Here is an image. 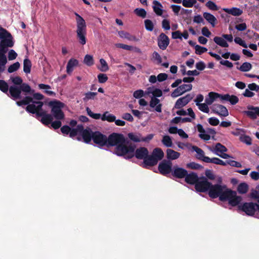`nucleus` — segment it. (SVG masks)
I'll return each instance as SVG.
<instances>
[{
	"label": "nucleus",
	"mask_w": 259,
	"mask_h": 259,
	"mask_svg": "<svg viewBox=\"0 0 259 259\" xmlns=\"http://www.w3.org/2000/svg\"><path fill=\"white\" fill-rule=\"evenodd\" d=\"M116 146L114 153L119 156H123L124 158L130 159L134 157L136 146L125 139L121 134L113 133L107 139V147Z\"/></svg>",
	"instance_id": "f257e3e1"
},
{
	"label": "nucleus",
	"mask_w": 259,
	"mask_h": 259,
	"mask_svg": "<svg viewBox=\"0 0 259 259\" xmlns=\"http://www.w3.org/2000/svg\"><path fill=\"white\" fill-rule=\"evenodd\" d=\"M229 189L225 185H222L219 184L212 185L211 184L208 195L211 198H219L221 201H225L226 198L228 196L227 193Z\"/></svg>",
	"instance_id": "f03ea898"
},
{
	"label": "nucleus",
	"mask_w": 259,
	"mask_h": 259,
	"mask_svg": "<svg viewBox=\"0 0 259 259\" xmlns=\"http://www.w3.org/2000/svg\"><path fill=\"white\" fill-rule=\"evenodd\" d=\"M76 16V37L78 42L82 45L86 44L87 38V25L84 20L77 13L75 14Z\"/></svg>",
	"instance_id": "7ed1b4c3"
},
{
	"label": "nucleus",
	"mask_w": 259,
	"mask_h": 259,
	"mask_svg": "<svg viewBox=\"0 0 259 259\" xmlns=\"http://www.w3.org/2000/svg\"><path fill=\"white\" fill-rule=\"evenodd\" d=\"M48 105L51 108L52 116L57 120H63L65 115L62 110L64 106V104L60 101L54 100L49 102Z\"/></svg>",
	"instance_id": "20e7f679"
},
{
	"label": "nucleus",
	"mask_w": 259,
	"mask_h": 259,
	"mask_svg": "<svg viewBox=\"0 0 259 259\" xmlns=\"http://www.w3.org/2000/svg\"><path fill=\"white\" fill-rule=\"evenodd\" d=\"M238 208L247 215L253 216L256 210L259 212V204L253 202H245L242 205H239Z\"/></svg>",
	"instance_id": "39448f33"
},
{
	"label": "nucleus",
	"mask_w": 259,
	"mask_h": 259,
	"mask_svg": "<svg viewBox=\"0 0 259 259\" xmlns=\"http://www.w3.org/2000/svg\"><path fill=\"white\" fill-rule=\"evenodd\" d=\"M211 183L208 182L207 178L204 177L200 178L198 182L195 185V188L197 192H206L209 191Z\"/></svg>",
	"instance_id": "423d86ee"
},
{
	"label": "nucleus",
	"mask_w": 259,
	"mask_h": 259,
	"mask_svg": "<svg viewBox=\"0 0 259 259\" xmlns=\"http://www.w3.org/2000/svg\"><path fill=\"white\" fill-rule=\"evenodd\" d=\"M107 137L99 131L94 132L93 141L100 147L107 146Z\"/></svg>",
	"instance_id": "0eeeda50"
},
{
	"label": "nucleus",
	"mask_w": 259,
	"mask_h": 259,
	"mask_svg": "<svg viewBox=\"0 0 259 259\" xmlns=\"http://www.w3.org/2000/svg\"><path fill=\"white\" fill-rule=\"evenodd\" d=\"M227 193L229 194H228V196L226 198L225 201H228L229 204L230 205L235 206L238 205L242 201L241 196H237V193L235 191L229 189Z\"/></svg>",
	"instance_id": "6e6552de"
},
{
	"label": "nucleus",
	"mask_w": 259,
	"mask_h": 259,
	"mask_svg": "<svg viewBox=\"0 0 259 259\" xmlns=\"http://www.w3.org/2000/svg\"><path fill=\"white\" fill-rule=\"evenodd\" d=\"M158 170L161 174L164 176L172 172V162L170 160H162L159 164Z\"/></svg>",
	"instance_id": "1a4fd4ad"
},
{
	"label": "nucleus",
	"mask_w": 259,
	"mask_h": 259,
	"mask_svg": "<svg viewBox=\"0 0 259 259\" xmlns=\"http://www.w3.org/2000/svg\"><path fill=\"white\" fill-rule=\"evenodd\" d=\"M153 134H149L146 137H142L141 134H140L135 135L132 133H130L128 134V137L129 139L135 142H149L153 139Z\"/></svg>",
	"instance_id": "9d476101"
},
{
	"label": "nucleus",
	"mask_w": 259,
	"mask_h": 259,
	"mask_svg": "<svg viewBox=\"0 0 259 259\" xmlns=\"http://www.w3.org/2000/svg\"><path fill=\"white\" fill-rule=\"evenodd\" d=\"M43 105L44 103L42 101H40V100H38L37 105H35V104L28 105L25 108V110L28 113L37 114V113L44 111L42 108Z\"/></svg>",
	"instance_id": "9b49d317"
},
{
	"label": "nucleus",
	"mask_w": 259,
	"mask_h": 259,
	"mask_svg": "<svg viewBox=\"0 0 259 259\" xmlns=\"http://www.w3.org/2000/svg\"><path fill=\"white\" fill-rule=\"evenodd\" d=\"M193 97V96L191 94H187L185 96L179 98L175 103L174 108L176 109H181L190 102Z\"/></svg>",
	"instance_id": "f8f14e48"
},
{
	"label": "nucleus",
	"mask_w": 259,
	"mask_h": 259,
	"mask_svg": "<svg viewBox=\"0 0 259 259\" xmlns=\"http://www.w3.org/2000/svg\"><path fill=\"white\" fill-rule=\"evenodd\" d=\"M169 44L168 37L163 33H161L157 38V44L162 50H165Z\"/></svg>",
	"instance_id": "ddd939ff"
},
{
	"label": "nucleus",
	"mask_w": 259,
	"mask_h": 259,
	"mask_svg": "<svg viewBox=\"0 0 259 259\" xmlns=\"http://www.w3.org/2000/svg\"><path fill=\"white\" fill-rule=\"evenodd\" d=\"M94 132L90 128L84 129L83 126V130L81 131L80 134L84 143L89 144L93 140Z\"/></svg>",
	"instance_id": "4468645a"
},
{
	"label": "nucleus",
	"mask_w": 259,
	"mask_h": 259,
	"mask_svg": "<svg viewBox=\"0 0 259 259\" xmlns=\"http://www.w3.org/2000/svg\"><path fill=\"white\" fill-rule=\"evenodd\" d=\"M212 110L213 113L222 116L226 117L229 115L228 109L222 105L214 104Z\"/></svg>",
	"instance_id": "2eb2a0df"
},
{
	"label": "nucleus",
	"mask_w": 259,
	"mask_h": 259,
	"mask_svg": "<svg viewBox=\"0 0 259 259\" xmlns=\"http://www.w3.org/2000/svg\"><path fill=\"white\" fill-rule=\"evenodd\" d=\"M36 115L37 117H41L40 121L46 125H48L51 124L54 119L52 114L47 113L46 111L37 113Z\"/></svg>",
	"instance_id": "dca6fc26"
},
{
	"label": "nucleus",
	"mask_w": 259,
	"mask_h": 259,
	"mask_svg": "<svg viewBox=\"0 0 259 259\" xmlns=\"http://www.w3.org/2000/svg\"><path fill=\"white\" fill-rule=\"evenodd\" d=\"M157 159L155 156L152 155H149L143 159L142 167L145 168H148L149 167L153 166L157 164Z\"/></svg>",
	"instance_id": "f3484780"
},
{
	"label": "nucleus",
	"mask_w": 259,
	"mask_h": 259,
	"mask_svg": "<svg viewBox=\"0 0 259 259\" xmlns=\"http://www.w3.org/2000/svg\"><path fill=\"white\" fill-rule=\"evenodd\" d=\"M149 151L146 147H140L134 151V156L138 159H144L148 156Z\"/></svg>",
	"instance_id": "a211bd4d"
},
{
	"label": "nucleus",
	"mask_w": 259,
	"mask_h": 259,
	"mask_svg": "<svg viewBox=\"0 0 259 259\" xmlns=\"http://www.w3.org/2000/svg\"><path fill=\"white\" fill-rule=\"evenodd\" d=\"M171 174L174 177L182 179L184 178L187 175V170L181 167L174 166Z\"/></svg>",
	"instance_id": "6ab92c4d"
},
{
	"label": "nucleus",
	"mask_w": 259,
	"mask_h": 259,
	"mask_svg": "<svg viewBox=\"0 0 259 259\" xmlns=\"http://www.w3.org/2000/svg\"><path fill=\"white\" fill-rule=\"evenodd\" d=\"M197 174L194 172H191L190 174H187L185 177V182L191 185H196V184L198 182L199 179Z\"/></svg>",
	"instance_id": "aec40b11"
},
{
	"label": "nucleus",
	"mask_w": 259,
	"mask_h": 259,
	"mask_svg": "<svg viewBox=\"0 0 259 259\" xmlns=\"http://www.w3.org/2000/svg\"><path fill=\"white\" fill-rule=\"evenodd\" d=\"M192 149L196 152V158L198 159L202 160L206 163H208V161H207V159L209 158V157L205 156L204 152L201 148L196 146H193Z\"/></svg>",
	"instance_id": "412c9836"
},
{
	"label": "nucleus",
	"mask_w": 259,
	"mask_h": 259,
	"mask_svg": "<svg viewBox=\"0 0 259 259\" xmlns=\"http://www.w3.org/2000/svg\"><path fill=\"white\" fill-rule=\"evenodd\" d=\"M9 93L11 96L14 99H20L21 92L20 87L16 85H11L9 88Z\"/></svg>",
	"instance_id": "4be33fe9"
},
{
	"label": "nucleus",
	"mask_w": 259,
	"mask_h": 259,
	"mask_svg": "<svg viewBox=\"0 0 259 259\" xmlns=\"http://www.w3.org/2000/svg\"><path fill=\"white\" fill-rule=\"evenodd\" d=\"M221 100L228 101L232 105H235L239 102V99L236 96L230 95L228 94L222 95Z\"/></svg>",
	"instance_id": "5701e85b"
},
{
	"label": "nucleus",
	"mask_w": 259,
	"mask_h": 259,
	"mask_svg": "<svg viewBox=\"0 0 259 259\" xmlns=\"http://www.w3.org/2000/svg\"><path fill=\"white\" fill-rule=\"evenodd\" d=\"M222 94H220L214 92H210L208 93V97L205 98V103L210 105L212 104V103L218 98H219L221 99V96Z\"/></svg>",
	"instance_id": "b1692460"
},
{
	"label": "nucleus",
	"mask_w": 259,
	"mask_h": 259,
	"mask_svg": "<svg viewBox=\"0 0 259 259\" xmlns=\"http://www.w3.org/2000/svg\"><path fill=\"white\" fill-rule=\"evenodd\" d=\"M204 18L214 27L217 23V18L208 12H204L203 14Z\"/></svg>",
	"instance_id": "393cba45"
},
{
	"label": "nucleus",
	"mask_w": 259,
	"mask_h": 259,
	"mask_svg": "<svg viewBox=\"0 0 259 259\" xmlns=\"http://www.w3.org/2000/svg\"><path fill=\"white\" fill-rule=\"evenodd\" d=\"M153 11L158 16H161L163 14V6L161 4L157 1H154L153 2Z\"/></svg>",
	"instance_id": "a878e982"
},
{
	"label": "nucleus",
	"mask_w": 259,
	"mask_h": 259,
	"mask_svg": "<svg viewBox=\"0 0 259 259\" xmlns=\"http://www.w3.org/2000/svg\"><path fill=\"white\" fill-rule=\"evenodd\" d=\"M78 64V61L77 59L71 58L67 63L66 67V71L68 74L72 73L73 67L77 66Z\"/></svg>",
	"instance_id": "bb28decb"
},
{
	"label": "nucleus",
	"mask_w": 259,
	"mask_h": 259,
	"mask_svg": "<svg viewBox=\"0 0 259 259\" xmlns=\"http://www.w3.org/2000/svg\"><path fill=\"white\" fill-rule=\"evenodd\" d=\"M180 156V153L174 151L171 149L166 150V158L168 160H175L178 159Z\"/></svg>",
	"instance_id": "cd10ccee"
},
{
	"label": "nucleus",
	"mask_w": 259,
	"mask_h": 259,
	"mask_svg": "<svg viewBox=\"0 0 259 259\" xmlns=\"http://www.w3.org/2000/svg\"><path fill=\"white\" fill-rule=\"evenodd\" d=\"M223 10L228 14H231L234 16H239L243 13V11L240 9L235 7L231 9L225 8Z\"/></svg>",
	"instance_id": "c85d7f7f"
},
{
	"label": "nucleus",
	"mask_w": 259,
	"mask_h": 259,
	"mask_svg": "<svg viewBox=\"0 0 259 259\" xmlns=\"http://www.w3.org/2000/svg\"><path fill=\"white\" fill-rule=\"evenodd\" d=\"M82 130H83V125L81 124H78V125H77L76 128H71V131L69 133V137L72 138H74V137L77 136L78 133L80 134L81 131Z\"/></svg>",
	"instance_id": "c756f323"
},
{
	"label": "nucleus",
	"mask_w": 259,
	"mask_h": 259,
	"mask_svg": "<svg viewBox=\"0 0 259 259\" xmlns=\"http://www.w3.org/2000/svg\"><path fill=\"white\" fill-rule=\"evenodd\" d=\"M82 130H83V125L81 124H78V125H77L76 128H71V131L69 133V137L72 138H74V137L77 136L78 133L80 134L81 131Z\"/></svg>",
	"instance_id": "7c9ffc66"
},
{
	"label": "nucleus",
	"mask_w": 259,
	"mask_h": 259,
	"mask_svg": "<svg viewBox=\"0 0 259 259\" xmlns=\"http://www.w3.org/2000/svg\"><path fill=\"white\" fill-rule=\"evenodd\" d=\"M213 41L215 44L218 45L223 47V48H227L229 47V45L227 42L223 38V37H219V36H215L213 38Z\"/></svg>",
	"instance_id": "2f4dec72"
},
{
	"label": "nucleus",
	"mask_w": 259,
	"mask_h": 259,
	"mask_svg": "<svg viewBox=\"0 0 259 259\" xmlns=\"http://www.w3.org/2000/svg\"><path fill=\"white\" fill-rule=\"evenodd\" d=\"M116 117L115 115L109 113L108 112L106 111L101 116V119L103 121H107L110 122H114L115 120Z\"/></svg>",
	"instance_id": "473e14b6"
},
{
	"label": "nucleus",
	"mask_w": 259,
	"mask_h": 259,
	"mask_svg": "<svg viewBox=\"0 0 259 259\" xmlns=\"http://www.w3.org/2000/svg\"><path fill=\"white\" fill-rule=\"evenodd\" d=\"M152 155L156 157L158 162V160H160L163 158L164 153L161 149L159 148H156L153 151Z\"/></svg>",
	"instance_id": "72a5a7b5"
},
{
	"label": "nucleus",
	"mask_w": 259,
	"mask_h": 259,
	"mask_svg": "<svg viewBox=\"0 0 259 259\" xmlns=\"http://www.w3.org/2000/svg\"><path fill=\"white\" fill-rule=\"evenodd\" d=\"M228 151L227 148L222 144L218 143L215 145L214 151H213L217 155V153L221 154Z\"/></svg>",
	"instance_id": "f704fd0d"
},
{
	"label": "nucleus",
	"mask_w": 259,
	"mask_h": 259,
	"mask_svg": "<svg viewBox=\"0 0 259 259\" xmlns=\"http://www.w3.org/2000/svg\"><path fill=\"white\" fill-rule=\"evenodd\" d=\"M32 64L30 60L25 58L23 61V71L26 73H29L31 71Z\"/></svg>",
	"instance_id": "c9c22d12"
},
{
	"label": "nucleus",
	"mask_w": 259,
	"mask_h": 259,
	"mask_svg": "<svg viewBox=\"0 0 259 259\" xmlns=\"http://www.w3.org/2000/svg\"><path fill=\"white\" fill-rule=\"evenodd\" d=\"M118 34L121 38H125L130 40H137V38L135 36L131 35L129 33L124 31L120 30L118 31Z\"/></svg>",
	"instance_id": "e433bc0d"
},
{
	"label": "nucleus",
	"mask_w": 259,
	"mask_h": 259,
	"mask_svg": "<svg viewBox=\"0 0 259 259\" xmlns=\"http://www.w3.org/2000/svg\"><path fill=\"white\" fill-rule=\"evenodd\" d=\"M33 101V98L30 96H26L23 100L17 102V105L19 106L22 105H30V103Z\"/></svg>",
	"instance_id": "4c0bfd02"
},
{
	"label": "nucleus",
	"mask_w": 259,
	"mask_h": 259,
	"mask_svg": "<svg viewBox=\"0 0 259 259\" xmlns=\"http://www.w3.org/2000/svg\"><path fill=\"white\" fill-rule=\"evenodd\" d=\"M248 190V185L245 183H241L237 187V191L239 194H244Z\"/></svg>",
	"instance_id": "58836bf2"
},
{
	"label": "nucleus",
	"mask_w": 259,
	"mask_h": 259,
	"mask_svg": "<svg viewBox=\"0 0 259 259\" xmlns=\"http://www.w3.org/2000/svg\"><path fill=\"white\" fill-rule=\"evenodd\" d=\"M21 92H23L26 93H29L32 94L34 92V90H32L30 85L26 83H22V84L19 86Z\"/></svg>",
	"instance_id": "ea45409f"
},
{
	"label": "nucleus",
	"mask_w": 259,
	"mask_h": 259,
	"mask_svg": "<svg viewBox=\"0 0 259 259\" xmlns=\"http://www.w3.org/2000/svg\"><path fill=\"white\" fill-rule=\"evenodd\" d=\"M208 161V163H212L216 164L225 166L227 165V161L226 162L223 161L221 159L217 157L209 158L207 159Z\"/></svg>",
	"instance_id": "a19ab883"
},
{
	"label": "nucleus",
	"mask_w": 259,
	"mask_h": 259,
	"mask_svg": "<svg viewBox=\"0 0 259 259\" xmlns=\"http://www.w3.org/2000/svg\"><path fill=\"white\" fill-rule=\"evenodd\" d=\"M38 87L40 89L46 90L45 93L49 96L55 95V93L54 92L47 90L51 89V87L49 85L40 83L38 84Z\"/></svg>",
	"instance_id": "79ce46f5"
},
{
	"label": "nucleus",
	"mask_w": 259,
	"mask_h": 259,
	"mask_svg": "<svg viewBox=\"0 0 259 259\" xmlns=\"http://www.w3.org/2000/svg\"><path fill=\"white\" fill-rule=\"evenodd\" d=\"M237 69L242 72H247L249 71L251 68L252 65L249 62L243 63L239 67H237Z\"/></svg>",
	"instance_id": "37998d69"
},
{
	"label": "nucleus",
	"mask_w": 259,
	"mask_h": 259,
	"mask_svg": "<svg viewBox=\"0 0 259 259\" xmlns=\"http://www.w3.org/2000/svg\"><path fill=\"white\" fill-rule=\"evenodd\" d=\"M162 143L167 147H171L172 145L171 139L169 136H164L162 140Z\"/></svg>",
	"instance_id": "c03bdc74"
},
{
	"label": "nucleus",
	"mask_w": 259,
	"mask_h": 259,
	"mask_svg": "<svg viewBox=\"0 0 259 259\" xmlns=\"http://www.w3.org/2000/svg\"><path fill=\"white\" fill-rule=\"evenodd\" d=\"M134 12L138 16L142 18H145L146 17L147 12L143 8H136L134 10Z\"/></svg>",
	"instance_id": "a18cd8bd"
},
{
	"label": "nucleus",
	"mask_w": 259,
	"mask_h": 259,
	"mask_svg": "<svg viewBox=\"0 0 259 259\" xmlns=\"http://www.w3.org/2000/svg\"><path fill=\"white\" fill-rule=\"evenodd\" d=\"M100 63L101 64V66L98 67V69L102 71L106 72L109 70V67L108 64L106 61L103 58L100 59Z\"/></svg>",
	"instance_id": "49530a36"
},
{
	"label": "nucleus",
	"mask_w": 259,
	"mask_h": 259,
	"mask_svg": "<svg viewBox=\"0 0 259 259\" xmlns=\"http://www.w3.org/2000/svg\"><path fill=\"white\" fill-rule=\"evenodd\" d=\"M20 67V64L18 62H16L11 65L8 68V72L10 73L16 71Z\"/></svg>",
	"instance_id": "de8ad7c7"
},
{
	"label": "nucleus",
	"mask_w": 259,
	"mask_h": 259,
	"mask_svg": "<svg viewBox=\"0 0 259 259\" xmlns=\"http://www.w3.org/2000/svg\"><path fill=\"white\" fill-rule=\"evenodd\" d=\"M97 93L96 92H89L85 93L84 97L83 98V100L84 102H87L89 100L94 99L95 97L97 96Z\"/></svg>",
	"instance_id": "09e8293b"
},
{
	"label": "nucleus",
	"mask_w": 259,
	"mask_h": 259,
	"mask_svg": "<svg viewBox=\"0 0 259 259\" xmlns=\"http://www.w3.org/2000/svg\"><path fill=\"white\" fill-rule=\"evenodd\" d=\"M9 90V85L4 80H0V90L4 93H7Z\"/></svg>",
	"instance_id": "8fccbe9b"
},
{
	"label": "nucleus",
	"mask_w": 259,
	"mask_h": 259,
	"mask_svg": "<svg viewBox=\"0 0 259 259\" xmlns=\"http://www.w3.org/2000/svg\"><path fill=\"white\" fill-rule=\"evenodd\" d=\"M83 62L89 66L93 65L94 64L93 56L90 55H86L84 57Z\"/></svg>",
	"instance_id": "3c124183"
},
{
	"label": "nucleus",
	"mask_w": 259,
	"mask_h": 259,
	"mask_svg": "<svg viewBox=\"0 0 259 259\" xmlns=\"http://www.w3.org/2000/svg\"><path fill=\"white\" fill-rule=\"evenodd\" d=\"M145 28L147 30L152 31L154 28V24L151 20L146 19L144 21Z\"/></svg>",
	"instance_id": "603ef678"
},
{
	"label": "nucleus",
	"mask_w": 259,
	"mask_h": 259,
	"mask_svg": "<svg viewBox=\"0 0 259 259\" xmlns=\"http://www.w3.org/2000/svg\"><path fill=\"white\" fill-rule=\"evenodd\" d=\"M243 113L251 119L254 120L257 118L256 111L248 110L243 111Z\"/></svg>",
	"instance_id": "864d4df0"
},
{
	"label": "nucleus",
	"mask_w": 259,
	"mask_h": 259,
	"mask_svg": "<svg viewBox=\"0 0 259 259\" xmlns=\"http://www.w3.org/2000/svg\"><path fill=\"white\" fill-rule=\"evenodd\" d=\"M86 111L89 116L95 119H99L101 118V114L100 113H94L89 108L87 107Z\"/></svg>",
	"instance_id": "5fc2aeb1"
},
{
	"label": "nucleus",
	"mask_w": 259,
	"mask_h": 259,
	"mask_svg": "<svg viewBox=\"0 0 259 259\" xmlns=\"http://www.w3.org/2000/svg\"><path fill=\"white\" fill-rule=\"evenodd\" d=\"M205 6L210 10L218 11L219 10L217 5L213 2L211 1H208L206 3Z\"/></svg>",
	"instance_id": "6e6d98bb"
},
{
	"label": "nucleus",
	"mask_w": 259,
	"mask_h": 259,
	"mask_svg": "<svg viewBox=\"0 0 259 259\" xmlns=\"http://www.w3.org/2000/svg\"><path fill=\"white\" fill-rule=\"evenodd\" d=\"M7 37H11V34L6 29L0 27V39H2Z\"/></svg>",
	"instance_id": "4d7b16f0"
},
{
	"label": "nucleus",
	"mask_w": 259,
	"mask_h": 259,
	"mask_svg": "<svg viewBox=\"0 0 259 259\" xmlns=\"http://www.w3.org/2000/svg\"><path fill=\"white\" fill-rule=\"evenodd\" d=\"M179 87V89H180L183 92V94H184L186 92L191 91L192 89V85L191 84H183L180 85Z\"/></svg>",
	"instance_id": "13d9d810"
},
{
	"label": "nucleus",
	"mask_w": 259,
	"mask_h": 259,
	"mask_svg": "<svg viewBox=\"0 0 259 259\" xmlns=\"http://www.w3.org/2000/svg\"><path fill=\"white\" fill-rule=\"evenodd\" d=\"M187 167L192 169H199L202 168V166L197 163L191 162L187 164Z\"/></svg>",
	"instance_id": "bf43d9fd"
},
{
	"label": "nucleus",
	"mask_w": 259,
	"mask_h": 259,
	"mask_svg": "<svg viewBox=\"0 0 259 259\" xmlns=\"http://www.w3.org/2000/svg\"><path fill=\"white\" fill-rule=\"evenodd\" d=\"M208 104L205 103H201L200 104H197V106L198 107L199 109L204 112L208 113L209 111V108L208 107Z\"/></svg>",
	"instance_id": "052dcab7"
},
{
	"label": "nucleus",
	"mask_w": 259,
	"mask_h": 259,
	"mask_svg": "<svg viewBox=\"0 0 259 259\" xmlns=\"http://www.w3.org/2000/svg\"><path fill=\"white\" fill-rule=\"evenodd\" d=\"M11 79L12 82L15 85L20 86L23 83L22 79L18 76L12 77H11Z\"/></svg>",
	"instance_id": "680f3d73"
},
{
	"label": "nucleus",
	"mask_w": 259,
	"mask_h": 259,
	"mask_svg": "<svg viewBox=\"0 0 259 259\" xmlns=\"http://www.w3.org/2000/svg\"><path fill=\"white\" fill-rule=\"evenodd\" d=\"M207 51V49L205 47H201L199 45L195 46V53L198 55H201Z\"/></svg>",
	"instance_id": "e2e57ef3"
},
{
	"label": "nucleus",
	"mask_w": 259,
	"mask_h": 259,
	"mask_svg": "<svg viewBox=\"0 0 259 259\" xmlns=\"http://www.w3.org/2000/svg\"><path fill=\"white\" fill-rule=\"evenodd\" d=\"M98 79L100 83H103L107 81L108 78L106 74L100 73L98 75Z\"/></svg>",
	"instance_id": "0e129e2a"
},
{
	"label": "nucleus",
	"mask_w": 259,
	"mask_h": 259,
	"mask_svg": "<svg viewBox=\"0 0 259 259\" xmlns=\"http://www.w3.org/2000/svg\"><path fill=\"white\" fill-rule=\"evenodd\" d=\"M234 41L236 44L239 45L243 48H247V44L240 37H236L234 39Z\"/></svg>",
	"instance_id": "69168bd1"
},
{
	"label": "nucleus",
	"mask_w": 259,
	"mask_h": 259,
	"mask_svg": "<svg viewBox=\"0 0 259 259\" xmlns=\"http://www.w3.org/2000/svg\"><path fill=\"white\" fill-rule=\"evenodd\" d=\"M205 175L206 178L210 180H213L215 178V177L211 170L206 169L205 171Z\"/></svg>",
	"instance_id": "338daca9"
},
{
	"label": "nucleus",
	"mask_w": 259,
	"mask_h": 259,
	"mask_svg": "<svg viewBox=\"0 0 259 259\" xmlns=\"http://www.w3.org/2000/svg\"><path fill=\"white\" fill-rule=\"evenodd\" d=\"M17 57V54L14 50H10L8 52V59L9 60H13Z\"/></svg>",
	"instance_id": "774afa93"
}]
</instances>
